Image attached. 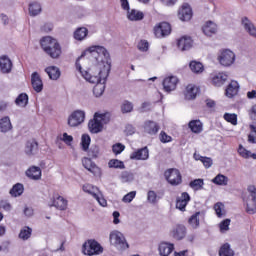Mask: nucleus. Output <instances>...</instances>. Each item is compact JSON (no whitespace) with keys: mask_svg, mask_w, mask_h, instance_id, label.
Masks as SVG:
<instances>
[{"mask_svg":"<svg viewBox=\"0 0 256 256\" xmlns=\"http://www.w3.org/2000/svg\"><path fill=\"white\" fill-rule=\"evenodd\" d=\"M172 235L174 239L181 241V239H185V235H187V228L184 225H177L172 231Z\"/></svg>","mask_w":256,"mask_h":256,"instance_id":"22","label":"nucleus"},{"mask_svg":"<svg viewBox=\"0 0 256 256\" xmlns=\"http://www.w3.org/2000/svg\"><path fill=\"white\" fill-rule=\"evenodd\" d=\"M85 121V111L75 110L68 117V125L69 127H79L81 123Z\"/></svg>","mask_w":256,"mask_h":256,"instance_id":"9","label":"nucleus"},{"mask_svg":"<svg viewBox=\"0 0 256 256\" xmlns=\"http://www.w3.org/2000/svg\"><path fill=\"white\" fill-rule=\"evenodd\" d=\"M41 13V4L38 2H32L29 4V15L31 17H37Z\"/></svg>","mask_w":256,"mask_h":256,"instance_id":"38","label":"nucleus"},{"mask_svg":"<svg viewBox=\"0 0 256 256\" xmlns=\"http://www.w3.org/2000/svg\"><path fill=\"white\" fill-rule=\"evenodd\" d=\"M218 61L223 67H231L235 63V53L229 49L222 50L218 56Z\"/></svg>","mask_w":256,"mask_h":256,"instance_id":"7","label":"nucleus"},{"mask_svg":"<svg viewBox=\"0 0 256 256\" xmlns=\"http://www.w3.org/2000/svg\"><path fill=\"white\" fill-rule=\"evenodd\" d=\"M94 199H96L101 207H107V200L103 198V194H101V192Z\"/></svg>","mask_w":256,"mask_h":256,"instance_id":"59","label":"nucleus"},{"mask_svg":"<svg viewBox=\"0 0 256 256\" xmlns=\"http://www.w3.org/2000/svg\"><path fill=\"white\" fill-rule=\"evenodd\" d=\"M199 217H201V212H196L189 218L188 223L191 225L192 229H197L199 227Z\"/></svg>","mask_w":256,"mask_h":256,"instance_id":"43","label":"nucleus"},{"mask_svg":"<svg viewBox=\"0 0 256 256\" xmlns=\"http://www.w3.org/2000/svg\"><path fill=\"white\" fill-rule=\"evenodd\" d=\"M159 129V124L154 121L148 120L144 123V131L148 133V135H157Z\"/></svg>","mask_w":256,"mask_h":256,"instance_id":"18","label":"nucleus"},{"mask_svg":"<svg viewBox=\"0 0 256 256\" xmlns=\"http://www.w3.org/2000/svg\"><path fill=\"white\" fill-rule=\"evenodd\" d=\"M227 78H228V76L225 73L215 74L212 77V84L215 87H221L222 85H225V82L227 81Z\"/></svg>","mask_w":256,"mask_h":256,"instance_id":"28","label":"nucleus"},{"mask_svg":"<svg viewBox=\"0 0 256 256\" xmlns=\"http://www.w3.org/2000/svg\"><path fill=\"white\" fill-rule=\"evenodd\" d=\"M26 176L33 181H39L41 179V168L32 166L26 171Z\"/></svg>","mask_w":256,"mask_h":256,"instance_id":"24","label":"nucleus"},{"mask_svg":"<svg viewBox=\"0 0 256 256\" xmlns=\"http://www.w3.org/2000/svg\"><path fill=\"white\" fill-rule=\"evenodd\" d=\"M82 253L88 256L101 255L103 253V246L97 240L91 239L83 244Z\"/></svg>","mask_w":256,"mask_h":256,"instance_id":"6","label":"nucleus"},{"mask_svg":"<svg viewBox=\"0 0 256 256\" xmlns=\"http://www.w3.org/2000/svg\"><path fill=\"white\" fill-rule=\"evenodd\" d=\"M234 253L231 250V246L229 244H224L219 251V256H233Z\"/></svg>","mask_w":256,"mask_h":256,"instance_id":"48","label":"nucleus"},{"mask_svg":"<svg viewBox=\"0 0 256 256\" xmlns=\"http://www.w3.org/2000/svg\"><path fill=\"white\" fill-rule=\"evenodd\" d=\"M119 179L121 183H131L135 180V175L133 172L123 171L121 172Z\"/></svg>","mask_w":256,"mask_h":256,"instance_id":"37","label":"nucleus"},{"mask_svg":"<svg viewBox=\"0 0 256 256\" xmlns=\"http://www.w3.org/2000/svg\"><path fill=\"white\" fill-rule=\"evenodd\" d=\"M242 25H243L245 31L248 32V34L251 37L256 38V27H255V25H253V22H251V20H249V18H247V17L242 18Z\"/></svg>","mask_w":256,"mask_h":256,"instance_id":"19","label":"nucleus"},{"mask_svg":"<svg viewBox=\"0 0 256 256\" xmlns=\"http://www.w3.org/2000/svg\"><path fill=\"white\" fill-rule=\"evenodd\" d=\"M127 18L129 21H143L145 14L137 9L127 11Z\"/></svg>","mask_w":256,"mask_h":256,"instance_id":"25","label":"nucleus"},{"mask_svg":"<svg viewBox=\"0 0 256 256\" xmlns=\"http://www.w3.org/2000/svg\"><path fill=\"white\" fill-rule=\"evenodd\" d=\"M40 45L45 54L49 55L51 59H59V57H61V45L51 36L43 37L40 41Z\"/></svg>","mask_w":256,"mask_h":256,"instance_id":"3","label":"nucleus"},{"mask_svg":"<svg viewBox=\"0 0 256 256\" xmlns=\"http://www.w3.org/2000/svg\"><path fill=\"white\" fill-rule=\"evenodd\" d=\"M16 105L18 107H27V103H29V96L25 93H21L15 100Z\"/></svg>","mask_w":256,"mask_h":256,"instance_id":"41","label":"nucleus"},{"mask_svg":"<svg viewBox=\"0 0 256 256\" xmlns=\"http://www.w3.org/2000/svg\"><path fill=\"white\" fill-rule=\"evenodd\" d=\"M177 83H179V79L175 76L165 78L163 81L164 91H166L167 93L175 91V89H177Z\"/></svg>","mask_w":256,"mask_h":256,"instance_id":"12","label":"nucleus"},{"mask_svg":"<svg viewBox=\"0 0 256 256\" xmlns=\"http://www.w3.org/2000/svg\"><path fill=\"white\" fill-rule=\"evenodd\" d=\"M238 153L240 157H243V159H249V157H252V159H256V154L251 153V151L245 149V147H243V145L241 144L239 145Z\"/></svg>","mask_w":256,"mask_h":256,"instance_id":"40","label":"nucleus"},{"mask_svg":"<svg viewBox=\"0 0 256 256\" xmlns=\"http://www.w3.org/2000/svg\"><path fill=\"white\" fill-rule=\"evenodd\" d=\"M89 145H91V136L83 134L81 137V147L83 151H89Z\"/></svg>","mask_w":256,"mask_h":256,"instance_id":"45","label":"nucleus"},{"mask_svg":"<svg viewBox=\"0 0 256 256\" xmlns=\"http://www.w3.org/2000/svg\"><path fill=\"white\" fill-rule=\"evenodd\" d=\"M45 73H47L49 79H52V81H57L61 77V70L56 66L47 67Z\"/></svg>","mask_w":256,"mask_h":256,"instance_id":"27","label":"nucleus"},{"mask_svg":"<svg viewBox=\"0 0 256 256\" xmlns=\"http://www.w3.org/2000/svg\"><path fill=\"white\" fill-rule=\"evenodd\" d=\"M203 185H205L203 179H195L190 182V187L191 189H194V191H199V189H203Z\"/></svg>","mask_w":256,"mask_h":256,"instance_id":"50","label":"nucleus"},{"mask_svg":"<svg viewBox=\"0 0 256 256\" xmlns=\"http://www.w3.org/2000/svg\"><path fill=\"white\" fill-rule=\"evenodd\" d=\"M24 215H25V217H33V215H34V210H33V208L26 206V207L24 208Z\"/></svg>","mask_w":256,"mask_h":256,"instance_id":"62","label":"nucleus"},{"mask_svg":"<svg viewBox=\"0 0 256 256\" xmlns=\"http://www.w3.org/2000/svg\"><path fill=\"white\" fill-rule=\"evenodd\" d=\"M224 119L227 123H231V125H237V114L225 113Z\"/></svg>","mask_w":256,"mask_h":256,"instance_id":"53","label":"nucleus"},{"mask_svg":"<svg viewBox=\"0 0 256 256\" xmlns=\"http://www.w3.org/2000/svg\"><path fill=\"white\" fill-rule=\"evenodd\" d=\"M173 249H175V246L171 243L162 242L159 244L158 250L159 254L161 256H169L171 253H173Z\"/></svg>","mask_w":256,"mask_h":256,"instance_id":"20","label":"nucleus"},{"mask_svg":"<svg viewBox=\"0 0 256 256\" xmlns=\"http://www.w3.org/2000/svg\"><path fill=\"white\" fill-rule=\"evenodd\" d=\"M112 151L115 155H121V153H123V151H125V145H123L121 143L114 144L112 146Z\"/></svg>","mask_w":256,"mask_h":256,"instance_id":"55","label":"nucleus"},{"mask_svg":"<svg viewBox=\"0 0 256 256\" xmlns=\"http://www.w3.org/2000/svg\"><path fill=\"white\" fill-rule=\"evenodd\" d=\"M88 33H89V30H87V28L85 27L78 28L74 32V39H76L77 41H83V39L87 37Z\"/></svg>","mask_w":256,"mask_h":256,"instance_id":"39","label":"nucleus"},{"mask_svg":"<svg viewBox=\"0 0 256 256\" xmlns=\"http://www.w3.org/2000/svg\"><path fill=\"white\" fill-rule=\"evenodd\" d=\"M130 159L135 161H147V159H149V149L147 147L138 149L130 155Z\"/></svg>","mask_w":256,"mask_h":256,"instance_id":"13","label":"nucleus"},{"mask_svg":"<svg viewBox=\"0 0 256 256\" xmlns=\"http://www.w3.org/2000/svg\"><path fill=\"white\" fill-rule=\"evenodd\" d=\"M191 201V197L189 196V193L184 192L181 194V197L177 198L176 201V209H179L180 211H185V208L187 207V203Z\"/></svg>","mask_w":256,"mask_h":256,"instance_id":"17","label":"nucleus"},{"mask_svg":"<svg viewBox=\"0 0 256 256\" xmlns=\"http://www.w3.org/2000/svg\"><path fill=\"white\" fill-rule=\"evenodd\" d=\"M239 93V83L237 81H232L226 88V95L228 97H235Z\"/></svg>","mask_w":256,"mask_h":256,"instance_id":"32","label":"nucleus"},{"mask_svg":"<svg viewBox=\"0 0 256 256\" xmlns=\"http://www.w3.org/2000/svg\"><path fill=\"white\" fill-rule=\"evenodd\" d=\"M82 57H85V52H83L82 55L76 60V69L81 73L85 81L92 84L96 83L93 88V93L95 97H101V95L105 93V83L107 81V77H109V67H104L102 70L98 69L96 73L93 71V69L82 71L81 64H79V60Z\"/></svg>","mask_w":256,"mask_h":256,"instance_id":"1","label":"nucleus"},{"mask_svg":"<svg viewBox=\"0 0 256 256\" xmlns=\"http://www.w3.org/2000/svg\"><path fill=\"white\" fill-rule=\"evenodd\" d=\"M50 207H56V209L60 211H65V209H67V200L62 196H58L54 198L53 204L50 205Z\"/></svg>","mask_w":256,"mask_h":256,"instance_id":"29","label":"nucleus"},{"mask_svg":"<svg viewBox=\"0 0 256 256\" xmlns=\"http://www.w3.org/2000/svg\"><path fill=\"white\" fill-rule=\"evenodd\" d=\"M201 163H203L206 169H209L213 165V160L209 157H203Z\"/></svg>","mask_w":256,"mask_h":256,"instance_id":"61","label":"nucleus"},{"mask_svg":"<svg viewBox=\"0 0 256 256\" xmlns=\"http://www.w3.org/2000/svg\"><path fill=\"white\" fill-rule=\"evenodd\" d=\"M250 119L252 121H256V105L252 106L250 112H249Z\"/></svg>","mask_w":256,"mask_h":256,"instance_id":"63","label":"nucleus"},{"mask_svg":"<svg viewBox=\"0 0 256 256\" xmlns=\"http://www.w3.org/2000/svg\"><path fill=\"white\" fill-rule=\"evenodd\" d=\"M39 149V144L35 140H29L26 143L25 153L26 155H34Z\"/></svg>","mask_w":256,"mask_h":256,"instance_id":"31","label":"nucleus"},{"mask_svg":"<svg viewBox=\"0 0 256 256\" xmlns=\"http://www.w3.org/2000/svg\"><path fill=\"white\" fill-rule=\"evenodd\" d=\"M165 178L170 185H181L182 177L181 172L176 168L168 169L165 173Z\"/></svg>","mask_w":256,"mask_h":256,"instance_id":"8","label":"nucleus"},{"mask_svg":"<svg viewBox=\"0 0 256 256\" xmlns=\"http://www.w3.org/2000/svg\"><path fill=\"white\" fill-rule=\"evenodd\" d=\"M83 191L85 193H88L89 195H92V197L95 199L97 197V195H99L101 193V191H99V188L97 186H93L91 184H86L82 187Z\"/></svg>","mask_w":256,"mask_h":256,"instance_id":"34","label":"nucleus"},{"mask_svg":"<svg viewBox=\"0 0 256 256\" xmlns=\"http://www.w3.org/2000/svg\"><path fill=\"white\" fill-rule=\"evenodd\" d=\"M177 47L180 51H189L193 47V40L191 37L183 36L178 40Z\"/></svg>","mask_w":256,"mask_h":256,"instance_id":"16","label":"nucleus"},{"mask_svg":"<svg viewBox=\"0 0 256 256\" xmlns=\"http://www.w3.org/2000/svg\"><path fill=\"white\" fill-rule=\"evenodd\" d=\"M229 225H231V219H225L220 223V231L221 233H225V231H229Z\"/></svg>","mask_w":256,"mask_h":256,"instance_id":"56","label":"nucleus"},{"mask_svg":"<svg viewBox=\"0 0 256 256\" xmlns=\"http://www.w3.org/2000/svg\"><path fill=\"white\" fill-rule=\"evenodd\" d=\"M111 121V114L109 112L99 113L96 112L92 120L88 123L90 133H101L103 131V125H107Z\"/></svg>","mask_w":256,"mask_h":256,"instance_id":"4","label":"nucleus"},{"mask_svg":"<svg viewBox=\"0 0 256 256\" xmlns=\"http://www.w3.org/2000/svg\"><path fill=\"white\" fill-rule=\"evenodd\" d=\"M154 35L158 39L167 37V35H171V24L167 22L159 23L156 27H154Z\"/></svg>","mask_w":256,"mask_h":256,"instance_id":"10","label":"nucleus"},{"mask_svg":"<svg viewBox=\"0 0 256 256\" xmlns=\"http://www.w3.org/2000/svg\"><path fill=\"white\" fill-rule=\"evenodd\" d=\"M135 195H137V192L135 191H132V192H129L128 194H126L122 201L123 203H131V201H133V199H135Z\"/></svg>","mask_w":256,"mask_h":256,"instance_id":"57","label":"nucleus"},{"mask_svg":"<svg viewBox=\"0 0 256 256\" xmlns=\"http://www.w3.org/2000/svg\"><path fill=\"white\" fill-rule=\"evenodd\" d=\"M246 213H249V215H255L256 213L255 200L251 199L250 201L247 202Z\"/></svg>","mask_w":256,"mask_h":256,"instance_id":"51","label":"nucleus"},{"mask_svg":"<svg viewBox=\"0 0 256 256\" xmlns=\"http://www.w3.org/2000/svg\"><path fill=\"white\" fill-rule=\"evenodd\" d=\"M108 167L110 169H125V163L121 160L111 159L108 162Z\"/></svg>","mask_w":256,"mask_h":256,"instance_id":"44","label":"nucleus"},{"mask_svg":"<svg viewBox=\"0 0 256 256\" xmlns=\"http://www.w3.org/2000/svg\"><path fill=\"white\" fill-rule=\"evenodd\" d=\"M178 17L181 21H191V17H193L191 6L189 4H183L178 11Z\"/></svg>","mask_w":256,"mask_h":256,"instance_id":"11","label":"nucleus"},{"mask_svg":"<svg viewBox=\"0 0 256 256\" xmlns=\"http://www.w3.org/2000/svg\"><path fill=\"white\" fill-rule=\"evenodd\" d=\"M100 155L101 150L99 149L98 145H92L91 148L88 150V156L91 157V159H98Z\"/></svg>","mask_w":256,"mask_h":256,"instance_id":"46","label":"nucleus"},{"mask_svg":"<svg viewBox=\"0 0 256 256\" xmlns=\"http://www.w3.org/2000/svg\"><path fill=\"white\" fill-rule=\"evenodd\" d=\"M121 111L122 113H131L133 111V103L129 101H124L121 105Z\"/></svg>","mask_w":256,"mask_h":256,"instance_id":"54","label":"nucleus"},{"mask_svg":"<svg viewBox=\"0 0 256 256\" xmlns=\"http://www.w3.org/2000/svg\"><path fill=\"white\" fill-rule=\"evenodd\" d=\"M189 67L192 73H196V74L203 73V71L205 70L203 63L195 60L190 62Z\"/></svg>","mask_w":256,"mask_h":256,"instance_id":"36","label":"nucleus"},{"mask_svg":"<svg viewBox=\"0 0 256 256\" xmlns=\"http://www.w3.org/2000/svg\"><path fill=\"white\" fill-rule=\"evenodd\" d=\"M109 239L111 245H114V247H117L120 251H125V249H129V243H127V240L125 239L123 233L114 230L110 233Z\"/></svg>","mask_w":256,"mask_h":256,"instance_id":"5","label":"nucleus"},{"mask_svg":"<svg viewBox=\"0 0 256 256\" xmlns=\"http://www.w3.org/2000/svg\"><path fill=\"white\" fill-rule=\"evenodd\" d=\"M13 129V125L11 124V119L9 116H6L0 119V131L1 133H7Z\"/></svg>","mask_w":256,"mask_h":256,"instance_id":"30","label":"nucleus"},{"mask_svg":"<svg viewBox=\"0 0 256 256\" xmlns=\"http://www.w3.org/2000/svg\"><path fill=\"white\" fill-rule=\"evenodd\" d=\"M24 189L25 188L23 187V184L17 183L10 190V195H12V197H19V196L23 195Z\"/></svg>","mask_w":256,"mask_h":256,"instance_id":"42","label":"nucleus"},{"mask_svg":"<svg viewBox=\"0 0 256 256\" xmlns=\"http://www.w3.org/2000/svg\"><path fill=\"white\" fill-rule=\"evenodd\" d=\"M197 93H199V88L195 87L193 84H189L184 92L185 99L191 101L197 97Z\"/></svg>","mask_w":256,"mask_h":256,"instance_id":"23","label":"nucleus"},{"mask_svg":"<svg viewBox=\"0 0 256 256\" xmlns=\"http://www.w3.org/2000/svg\"><path fill=\"white\" fill-rule=\"evenodd\" d=\"M87 53H91L92 57H94L98 63L96 67L92 68L93 71H97L98 69L102 71V69H105L107 67H109V71H111V66H109V64L105 65V63H107V61L109 60V52L105 47L91 46L87 49Z\"/></svg>","mask_w":256,"mask_h":256,"instance_id":"2","label":"nucleus"},{"mask_svg":"<svg viewBox=\"0 0 256 256\" xmlns=\"http://www.w3.org/2000/svg\"><path fill=\"white\" fill-rule=\"evenodd\" d=\"M138 49L139 51H149V42H147L146 40H141L139 43H138Z\"/></svg>","mask_w":256,"mask_h":256,"instance_id":"58","label":"nucleus"},{"mask_svg":"<svg viewBox=\"0 0 256 256\" xmlns=\"http://www.w3.org/2000/svg\"><path fill=\"white\" fill-rule=\"evenodd\" d=\"M31 233H33V230L26 226L20 231L19 238L23 239V241H27V239L31 237Z\"/></svg>","mask_w":256,"mask_h":256,"instance_id":"49","label":"nucleus"},{"mask_svg":"<svg viewBox=\"0 0 256 256\" xmlns=\"http://www.w3.org/2000/svg\"><path fill=\"white\" fill-rule=\"evenodd\" d=\"M248 191H249V193H250V195H251V197H252V201H255V202H256V188L253 187V186H250V187L248 188Z\"/></svg>","mask_w":256,"mask_h":256,"instance_id":"64","label":"nucleus"},{"mask_svg":"<svg viewBox=\"0 0 256 256\" xmlns=\"http://www.w3.org/2000/svg\"><path fill=\"white\" fill-rule=\"evenodd\" d=\"M13 67V62L9 57L3 56L0 58V71L3 73H11V69Z\"/></svg>","mask_w":256,"mask_h":256,"instance_id":"21","label":"nucleus"},{"mask_svg":"<svg viewBox=\"0 0 256 256\" xmlns=\"http://www.w3.org/2000/svg\"><path fill=\"white\" fill-rule=\"evenodd\" d=\"M214 211L217 215V217L221 218V217H225V205L221 202H217L214 205Z\"/></svg>","mask_w":256,"mask_h":256,"instance_id":"47","label":"nucleus"},{"mask_svg":"<svg viewBox=\"0 0 256 256\" xmlns=\"http://www.w3.org/2000/svg\"><path fill=\"white\" fill-rule=\"evenodd\" d=\"M82 165L93 175H99V173H101V169L91 160V158H84L82 160Z\"/></svg>","mask_w":256,"mask_h":256,"instance_id":"14","label":"nucleus"},{"mask_svg":"<svg viewBox=\"0 0 256 256\" xmlns=\"http://www.w3.org/2000/svg\"><path fill=\"white\" fill-rule=\"evenodd\" d=\"M202 31L207 37H211L217 33V24H215L213 21H208L203 26Z\"/></svg>","mask_w":256,"mask_h":256,"instance_id":"26","label":"nucleus"},{"mask_svg":"<svg viewBox=\"0 0 256 256\" xmlns=\"http://www.w3.org/2000/svg\"><path fill=\"white\" fill-rule=\"evenodd\" d=\"M31 83L36 93H41L43 91V80H41V76L39 75V73L34 72L31 75Z\"/></svg>","mask_w":256,"mask_h":256,"instance_id":"15","label":"nucleus"},{"mask_svg":"<svg viewBox=\"0 0 256 256\" xmlns=\"http://www.w3.org/2000/svg\"><path fill=\"white\" fill-rule=\"evenodd\" d=\"M212 183L225 187L229 183V178L223 174H218L212 179Z\"/></svg>","mask_w":256,"mask_h":256,"instance_id":"35","label":"nucleus"},{"mask_svg":"<svg viewBox=\"0 0 256 256\" xmlns=\"http://www.w3.org/2000/svg\"><path fill=\"white\" fill-rule=\"evenodd\" d=\"M160 141H161V143H171L172 138H171V136L167 135V133L162 131L160 133Z\"/></svg>","mask_w":256,"mask_h":256,"instance_id":"60","label":"nucleus"},{"mask_svg":"<svg viewBox=\"0 0 256 256\" xmlns=\"http://www.w3.org/2000/svg\"><path fill=\"white\" fill-rule=\"evenodd\" d=\"M188 127L191 129L192 133H201V131H203V123L201 120L190 121Z\"/></svg>","mask_w":256,"mask_h":256,"instance_id":"33","label":"nucleus"},{"mask_svg":"<svg viewBox=\"0 0 256 256\" xmlns=\"http://www.w3.org/2000/svg\"><path fill=\"white\" fill-rule=\"evenodd\" d=\"M147 201L152 203V205H155V203L159 201V197L157 196V193L153 190H149L147 193Z\"/></svg>","mask_w":256,"mask_h":256,"instance_id":"52","label":"nucleus"}]
</instances>
